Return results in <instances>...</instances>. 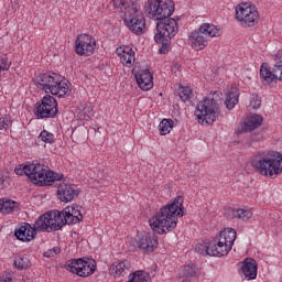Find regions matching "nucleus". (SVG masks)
Returning a JSON list of instances; mask_svg holds the SVG:
<instances>
[{
    "label": "nucleus",
    "instance_id": "nucleus-9",
    "mask_svg": "<svg viewBox=\"0 0 282 282\" xmlns=\"http://www.w3.org/2000/svg\"><path fill=\"white\" fill-rule=\"evenodd\" d=\"M236 19L242 28H254L259 23V10L252 2H242L236 7Z\"/></svg>",
    "mask_w": 282,
    "mask_h": 282
},
{
    "label": "nucleus",
    "instance_id": "nucleus-43",
    "mask_svg": "<svg viewBox=\"0 0 282 282\" xmlns=\"http://www.w3.org/2000/svg\"><path fill=\"white\" fill-rule=\"evenodd\" d=\"M260 140H263V135L261 134H253L250 139V141L248 142L249 147H252V142H260Z\"/></svg>",
    "mask_w": 282,
    "mask_h": 282
},
{
    "label": "nucleus",
    "instance_id": "nucleus-19",
    "mask_svg": "<svg viewBox=\"0 0 282 282\" xmlns=\"http://www.w3.org/2000/svg\"><path fill=\"white\" fill-rule=\"evenodd\" d=\"M116 54L119 56L122 65L126 67H133L135 63V52L129 46H120L117 48Z\"/></svg>",
    "mask_w": 282,
    "mask_h": 282
},
{
    "label": "nucleus",
    "instance_id": "nucleus-12",
    "mask_svg": "<svg viewBox=\"0 0 282 282\" xmlns=\"http://www.w3.org/2000/svg\"><path fill=\"white\" fill-rule=\"evenodd\" d=\"M127 28L137 35L144 34V30L147 28V20L144 19V14L138 8H131L124 15L123 19Z\"/></svg>",
    "mask_w": 282,
    "mask_h": 282
},
{
    "label": "nucleus",
    "instance_id": "nucleus-11",
    "mask_svg": "<svg viewBox=\"0 0 282 282\" xmlns=\"http://www.w3.org/2000/svg\"><path fill=\"white\" fill-rule=\"evenodd\" d=\"M35 232H56V230H61L63 225L61 223V217L58 216V212L45 213L44 215L40 216L33 226Z\"/></svg>",
    "mask_w": 282,
    "mask_h": 282
},
{
    "label": "nucleus",
    "instance_id": "nucleus-41",
    "mask_svg": "<svg viewBox=\"0 0 282 282\" xmlns=\"http://www.w3.org/2000/svg\"><path fill=\"white\" fill-rule=\"evenodd\" d=\"M56 254H61V248L55 247L53 249H50L48 251L44 252V257L50 258V257H56Z\"/></svg>",
    "mask_w": 282,
    "mask_h": 282
},
{
    "label": "nucleus",
    "instance_id": "nucleus-23",
    "mask_svg": "<svg viewBox=\"0 0 282 282\" xmlns=\"http://www.w3.org/2000/svg\"><path fill=\"white\" fill-rule=\"evenodd\" d=\"M14 236L20 241H32L34 237H36V229L32 227L30 224H25L24 226L20 227L18 230H15Z\"/></svg>",
    "mask_w": 282,
    "mask_h": 282
},
{
    "label": "nucleus",
    "instance_id": "nucleus-4",
    "mask_svg": "<svg viewBox=\"0 0 282 282\" xmlns=\"http://www.w3.org/2000/svg\"><path fill=\"white\" fill-rule=\"evenodd\" d=\"M221 105V94L215 91L214 94L208 95L204 100L199 101L196 110L195 117L199 124H213L221 110L219 109Z\"/></svg>",
    "mask_w": 282,
    "mask_h": 282
},
{
    "label": "nucleus",
    "instance_id": "nucleus-30",
    "mask_svg": "<svg viewBox=\"0 0 282 282\" xmlns=\"http://www.w3.org/2000/svg\"><path fill=\"white\" fill-rule=\"evenodd\" d=\"M94 111V106L91 104L80 105L77 109V115L83 120H89L91 118V112Z\"/></svg>",
    "mask_w": 282,
    "mask_h": 282
},
{
    "label": "nucleus",
    "instance_id": "nucleus-10",
    "mask_svg": "<svg viewBox=\"0 0 282 282\" xmlns=\"http://www.w3.org/2000/svg\"><path fill=\"white\" fill-rule=\"evenodd\" d=\"M237 239V230L232 228H226L220 231L218 240H214V249L215 254L218 257H226L230 250H232V246L235 240Z\"/></svg>",
    "mask_w": 282,
    "mask_h": 282
},
{
    "label": "nucleus",
    "instance_id": "nucleus-33",
    "mask_svg": "<svg viewBox=\"0 0 282 282\" xmlns=\"http://www.w3.org/2000/svg\"><path fill=\"white\" fill-rule=\"evenodd\" d=\"M173 129V119H163L159 124V131L161 135L171 133Z\"/></svg>",
    "mask_w": 282,
    "mask_h": 282
},
{
    "label": "nucleus",
    "instance_id": "nucleus-36",
    "mask_svg": "<svg viewBox=\"0 0 282 282\" xmlns=\"http://www.w3.org/2000/svg\"><path fill=\"white\" fill-rule=\"evenodd\" d=\"M39 140H42V142H45V144H54V134L47 130H43L40 133Z\"/></svg>",
    "mask_w": 282,
    "mask_h": 282
},
{
    "label": "nucleus",
    "instance_id": "nucleus-39",
    "mask_svg": "<svg viewBox=\"0 0 282 282\" xmlns=\"http://www.w3.org/2000/svg\"><path fill=\"white\" fill-rule=\"evenodd\" d=\"M274 66H275L276 75H278V80L282 82V57L275 58Z\"/></svg>",
    "mask_w": 282,
    "mask_h": 282
},
{
    "label": "nucleus",
    "instance_id": "nucleus-27",
    "mask_svg": "<svg viewBox=\"0 0 282 282\" xmlns=\"http://www.w3.org/2000/svg\"><path fill=\"white\" fill-rule=\"evenodd\" d=\"M217 247H215V242L209 245L208 242L198 243L195 247V252L197 254H202V257H219L215 253L214 250H216Z\"/></svg>",
    "mask_w": 282,
    "mask_h": 282
},
{
    "label": "nucleus",
    "instance_id": "nucleus-6",
    "mask_svg": "<svg viewBox=\"0 0 282 282\" xmlns=\"http://www.w3.org/2000/svg\"><path fill=\"white\" fill-rule=\"evenodd\" d=\"M258 173L265 177L273 175H281L282 173V154L275 151L262 152L259 154L257 162H254Z\"/></svg>",
    "mask_w": 282,
    "mask_h": 282
},
{
    "label": "nucleus",
    "instance_id": "nucleus-15",
    "mask_svg": "<svg viewBox=\"0 0 282 282\" xmlns=\"http://www.w3.org/2000/svg\"><path fill=\"white\" fill-rule=\"evenodd\" d=\"M96 50V40L89 34H80L75 42V52L79 56H91Z\"/></svg>",
    "mask_w": 282,
    "mask_h": 282
},
{
    "label": "nucleus",
    "instance_id": "nucleus-45",
    "mask_svg": "<svg viewBox=\"0 0 282 282\" xmlns=\"http://www.w3.org/2000/svg\"><path fill=\"white\" fill-rule=\"evenodd\" d=\"M116 8H124V0H117L115 2Z\"/></svg>",
    "mask_w": 282,
    "mask_h": 282
},
{
    "label": "nucleus",
    "instance_id": "nucleus-3",
    "mask_svg": "<svg viewBox=\"0 0 282 282\" xmlns=\"http://www.w3.org/2000/svg\"><path fill=\"white\" fill-rule=\"evenodd\" d=\"M34 85L45 94H52L57 98H65L72 94L69 82H63V77L55 73H43L34 78Z\"/></svg>",
    "mask_w": 282,
    "mask_h": 282
},
{
    "label": "nucleus",
    "instance_id": "nucleus-29",
    "mask_svg": "<svg viewBox=\"0 0 282 282\" xmlns=\"http://www.w3.org/2000/svg\"><path fill=\"white\" fill-rule=\"evenodd\" d=\"M232 217L236 219H241L242 221H248V219H252V209L249 208H240L236 210H231Z\"/></svg>",
    "mask_w": 282,
    "mask_h": 282
},
{
    "label": "nucleus",
    "instance_id": "nucleus-17",
    "mask_svg": "<svg viewBox=\"0 0 282 282\" xmlns=\"http://www.w3.org/2000/svg\"><path fill=\"white\" fill-rule=\"evenodd\" d=\"M78 195H80V192L74 188L72 184L61 183L57 187V197L59 202H64L65 204L74 202Z\"/></svg>",
    "mask_w": 282,
    "mask_h": 282
},
{
    "label": "nucleus",
    "instance_id": "nucleus-5",
    "mask_svg": "<svg viewBox=\"0 0 282 282\" xmlns=\"http://www.w3.org/2000/svg\"><path fill=\"white\" fill-rule=\"evenodd\" d=\"M178 19L165 18L156 22L158 33L154 35L155 43L162 45L160 48L161 54H166L169 52V44L171 39H173L180 32Z\"/></svg>",
    "mask_w": 282,
    "mask_h": 282
},
{
    "label": "nucleus",
    "instance_id": "nucleus-1",
    "mask_svg": "<svg viewBox=\"0 0 282 282\" xmlns=\"http://www.w3.org/2000/svg\"><path fill=\"white\" fill-rule=\"evenodd\" d=\"M184 197L176 196L172 203L164 205L159 213L149 220L150 227L158 235H166L177 228V217H184Z\"/></svg>",
    "mask_w": 282,
    "mask_h": 282
},
{
    "label": "nucleus",
    "instance_id": "nucleus-14",
    "mask_svg": "<svg viewBox=\"0 0 282 282\" xmlns=\"http://www.w3.org/2000/svg\"><path fill=\"white\" fill-rule=\"evenodd\" d=\"M62 227L66 224L74 225L83 221V207L78 205H72L64 208L62 212H57Z\"/></svg>",
    "mask_w": 282,
    "mask_h": 282
},
{
    "label": "nucleus",
    "instance_id": "nucleus-16",
    "mask_svg": "<svg viewBox=\"0 0 282 282\" xmlns=\"http://www.w3.org/2000/svg\"><path fill=\"white\" fill-rule=\"evenodd\" d=\"M260 80L268 85L269 87H272V85H276V82L279 80V76L276 75V67L273 64V67H270V64L262 63L260 66Z\"/></svg>",
    "mask_w": 282,
    "mask_h": 282
},
{
    "label": "nucleus",
    "instance_id": "nucleus-24",
    "mask_svg": "<svg viewBox=\"0 0 282 282\" xmlns=\"http://www.w3.org/2000/svg\"><path fill=\"white\" fill-rule=\"evenodd\" d=\"M261 124H263V117L254 115L245 120L241 131L245 133H247V131H254V129H259Z\"/></svg>",
    "mask_w": 282,
    "mask_h": 282
},
{
    "label": "nucleus",
    "instance_id": "nucleus-28",
    "mask_svg": "<svg viewBox=\"0 0 282 282\" xmlns=\"http://www.w3.org/2000/svg\"><path fill=\"white\" fill-rule=\"evenodd\" d=\"M151 275L145 271H135L129 274L128 282H149Z\"/></svg>",
    "mask_w": 282,
    "mask_h": 282
},
{
    "label": "nucleus",
    "instance_id": "nucleus-38",
    "mask_svg": "<svg viewBox=\"0 0 282 282\" xmlns=\"http://www.w3.org/2000/svg\"><path fill=\"white\" fill-rule=\"evenodd\" d=\"M249 107L250 109H259L261 107V99L258 95H251L249 97Z\"/></svg>",
    "mask_w": 282,
    "mask_h": 282
},
{
    "label": "nucleus",
    "instance_id": "nucleus-35",
    "mask_svg": "<svg viewBox=\"0 0 282 282\" xmlns=\"http://www.w3.org/2000/svg\"><path fill=\"white\" fill-rule=\"evenodd\" d=\"M13 265L17 268V270H28L30 265V259L26 257L18 256L14 259Z\"/></svg>",
    "mask_w": 282,
    "mask_h": 282
},
{
    "label": "nucleus",
    "instance_id": "nucleus-46",
    "mask_svg": "<svg viewBox=\"0 0 282 282\" xmlns=\"http://www.w3.org/2000/svg\"><path fill=\"white\" fill-rule=\"evenodd\" d=\"M0 129H1V131H2V129H8V123L1 124V126H0Z\"/></svg>",
    "mask_w": 282,
    "mask_h": 282
},
{
    "label": "nucleus",
    "instance_id": "nucleus-25",
    "mask_svg": "<svg viewBox=\"0 0 282 282\" xmlns=\"http://www.w3.org/2000/svg\"><path fill=\"white\" fill-rule=\"evenodd\" d=\"M239 104V88L231 87L226 94L225 105L228 111H232Z\"/></svg>",
    "mask_w": 282,
    "mask_h": 282
},
{
    "label": "nucleus",
    "instance_id": "nucleus-37",
    "mask_svg": "<svg viewBox=\"0 0 282 282\" xmlns=\"http://www.w3.org/2000/svg\"><path fill=\"white\" fill-rule=\"evenodd\" d=\"M180 98L183 100V102H187V100H191L193 98V89L191 87H183L180 93Z\"/></svg>",
    "mask_w": 282,
    "mask_h": 282
},
{
    "label": "nucleus",
    "instance_id": "nucleus-13",
    "mask_svg": "<svg viewBox=\"0 0 282 282\" xmlns=\"http://www.w3.org/2000/svg\"><path fill=\"white\" fill-rule=\"evenodd\" d=\"M57 115L58 102H56V99L51 95L44 96L36 107L35 116L37 118H56Z\"/></svg>",
    "mask_w": 282,
    "mask_h": 282
},
{
    "label": "nucleus",
    "instance_id": "nucleus-44",
    "mask_svg": "<svg viewBox=\"0 0 282 282\" xmlns=\"http://www.w3.org/2000/svg\"><path fill=\"white\" fill-rule=\"evenodd\" d=\"M0 281L1 282H12V274L9 273L6 276L4 275L0 276Z\"/></svg>",
    "mask_w": 282,
    "mask_h": 282
},
{
    "label": "nucleus",
    "instance_id": "nucleus-26",
    "mask_svg": "<svg viewBox=\"0 0 282 282\" xmlns=\"http://www.w3.org/2000/svg\"><path fill=\"white\" fill-rule=\"evenodd\" d=\"M96 272V260L94 259H82V267L78 271V276H89Z\"/></svg>",
    "mask_w": 282,
    "mask_h": 282
},
{
    "label": "nucleus",
    "instance_id": "nucleus-7",
    "mask_svg": "<svg viewBox=\"0 0 282 282\" xmlns=\"http://www.w3.org/2000/svg\"><path fill=\"white\" fill-rule=\"evenodd\" d=\"M144 8L147 17L158 22L171 18L175 12L173 0H148Z\"/></svg>",
    "mask_w": 282,
    "mask_h": 282
},
{
    "label": "nucleus",
    "instance_id": "nucleus-21",
    "mask_svg": "<svg viewBox=\"0 0 282 282\" xmlns=\"http://www.w3.org/2000/svg\"><path fill=\"white\" fill-rule=\"evenodd\" d=\"M109 272L112 276H124L131 272V262L128 260L117 261L110 265Z\"/></svg>",
    "mask_w": 282,
    "mask_h": 282
},
{
    "label": "nucleus",
    "instance_id": "nucleus-2",
    "mask_svg": "<svg viewBox=\"0 0 282 282\" xmlns=\"http://www.w3.org/2000/svg\"><path fill=\"white\" fill-rule=\"evenodd\" d=\"M14 172L17 175H26L31 182L37 186H52L54 182H58L63 178V175L54 173L52 170H47V166L40 163L19 165L15 167Z\"/></svg>",
    "mask_w": 282,
    "mask_h": 282
},
{
    "label": "nucleus",
    "instance_id": "nucleus-32",
    "mask_svg": "<svg viewBox=\"0 0 282 282\" xmlns=\"http://www.w3.org/2000/svg\"><path fill=\"white\" fill-rule=\"evenodd\" d=\"M82 263H83V258H79L77 260L76 259L68 260L66 262V270H68V272H72L73 274H77L78 276V272H80Z\"/></svg>",
    "mask_w": 282,
    "mask_h": 282
},
{
    "label": "nucleus",
    "instance_id": "nucleus-20",
    "mask_svg": "<svg viewBox=\"0 0 282 282\" xmlns=\"http://www.w3.org/2000/svg\"><path fill=\"white\" fill-rule=\"evenodd\" d=\"M135 80L143 91H149L153 89V75L149 69L140 70L135 74Z\"/></svg>",
    "mask_w": 282,
    "mask_h": 282
},
{
    "label": "nucleus",
    "instance_id": "nucleus-18",
    "mask_svg": "<svg viewBox=\"0 0 282 282\" xmlns=\"http://www.w3.org/2000/svg\"><path fill=\"white\" fill-rule=\"evenodd\" d=\"M138 246L144 252H155V248H158V236L151 232L141 234Z\"/></svg>",
    "mask_w": 282,
    "mask_h": 282
},
{
    "label": "nucleus",
    "instance_id": "nucleus-22",
    "mask_svg": "<svg viewBox=\"0 0 282 282\" xmlns=\"http://www.w3.org/2000/svg\"><path fill=\"white\" fill-rule=\"evenodd\" d=\"M257 260L252 258H247L242 262V274L245 275V278H247L248 281H253V279H257Z\"/></svg>",
    "mask_w": 282,
    "mask_h": 282
},
{
    "label": "nucleus",
    "instance_id": "nucleus-34",
    "mask_svg": "<svg viewBox=\"0 0 282 282\" xmlns=\"http://www.w3.org/2000/svg\"><path fill=\"white\" fill-rule=\"evenodd\" d=\"M183 275L187 282H191L193 279H197V268L195 265L184 267Z\"/></svg>",
    "mask_w": 282,
    "mask_h": 282
},
{
    "label": "nucleus",
    "instance_id": "nucleus-42",
    "mask_svg": "<svg viewBox=\"0 0 282 282\" xmlns=\"http://www.w3.org/2000/svg\"><path fill=\"white\" fill-rule=\"evenodd\" d=\"M10 69V62L8 58H0V72H8Z\"/></svg>",
    "mask_w": 282,
    "mask_h": 282
},
{
    "label": "nucleus",
    "instance_id": "nucleus-8",
    "mask_svg": "<svg viewBox=\"0 0 282 282\" xmlns=\"http://www.w3.org/2000/svg\"><path fill=\"white\" fill-rule=\"evenodd\" d=\"M220 36L219 29L210 23H204L199 26L198 31H194L189 34V41L193 50L199 52L204 50L210 42V39H217Z\"/></svg>",
    "mask_w": 282,
    "mask_h": 282
},
{
    "label": "nucleus",
    "instance_id": "nucleus-31",
    "mask_svg": "<svg viewBox=\"0 0 282 282\" xmlns=\"http://www.w3.org/2000/svg\"><path fill=\"white\" fill-rule=\"evenodd\" d=\"M17 208V202L14 200H7V199H0V213L3 215H10Z\"/></svg>",
    "mask_w": 282,
    "mask_h": 282
},
{
    "label": "nucleus",
    "instance_id": "nucleus-40",
    "mask_svg": "<svg viewBox=\"0 0 282 282\" xmlns=\"http://www.w3.org/2000/svg\"><path fill=\"white\" fill-rule=\"evenodd\" d=\"M85 135H87V131L86 130H84L82 134H80V130L79 129H75L72 132V138H74V140H83V138H85Z\"/></svg>",
    "mask_w": 282,
    "mask_h": 282
}]
</instances>
